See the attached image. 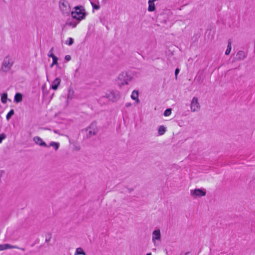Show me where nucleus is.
I'll use <instances>...</instances> for the list:
<instances>
[{"instance_id": "cd10ccee", "label": "nucleus", "mask_w": 255, "mask_h": 255, "mask_svg": "<svg viewBox=\"0 0 255 255\" xmlns=\"http://www.w3.org/2000/svg\"><path fill=\"white\" fill-rule=\"evenodd\" d=\"M6 138V135L4 133L0 134V143L2 142V141Z\"/></svg>"}, {"instance_id": "a878e982", "label": "nucleus", "mask_w": 255, "mask_h": 255, "mask_svg": "<svg viewBox=\"0 0 255 255\" xmlns=\"http://www.w3.org/2000/svg\"><path fill=\"white\" fill-rule=\"evenodd\" d=\"M74 42V40L72 38H69L66 41V44L68 45H71L73 44Z\"/></svg>"}, {"instance_id": "473e14b6", "label": "nucleus", "mask_w": 255, "mask_h": 255, "mask_svg": "<svg viewBox=\"0 0 255 255\" xmlns=\"http://www.w3.org/2000/svg\"><path fill=\"white\" fill-rule=\"evenodd\" d=\"M146 255H152V254L151 253H149L146 254Z\"/></svg>"}, {"instance_id": "dca6fc26", "label": "nucleus", "mask_w": 255, "mask_h": 255, "mask_svg": "<svg viewBox=\"0 0 255 255\" xmlns=\"http://www.w3.org/2000/svg\"><path fill=\"white\" fill-rule=\"evenodd\" d=\"M22 100V95L21 93H17L14 97V101L16 103H20Z\"/></svg>"}, {"instance_id": "6e6552de", "label": "nucleus", "mask_w": 255, "mask_h": 255, "mask_svg": "<svg viewBox=\"0 0 255 255\" xmlns=\"http://www.w3.org/2000/svg\"><path fill=\"white\" fill-rule=\"evenodd\" d=\"M97 131V128L95 123H92L89 127L86 128L87 135L89 137L96 134Z\"/></svg>"}, {"instance_id": "5701e85b", "label": "nucleus", "mask_w": 255, "mask_h": 255, "mask_svg": "<svg viewBox=\"0 0 255 255\" xmlns=\"http://www.w3.org/2000/svg\"><path fill=\"white\" fill-rule=\"evenodd\" d=\"M58 59L57 57L52 59V63L50 65V67L51 68H52L54 65H56V66L58 67Z\"/></svg>"}, {"instance_id": "f03ea898", "label": "nucleus", "mask_w": 255, "mask_h": 255, "mask_svg": "<svg viewBox=\"0 0 255 255\" xmlns=\"http://www.w3.org/2000/svg\"><path fill=\"white\" fill-rule=\"evenodd\" d=\"M70 12L72 17L78 22L85 19L86 15L85 9L81 6H75L74 10Z\"/></svg>"}, {"instance_id": "9b49d317", "label": "nucleus", "mask_w": 255, "mask_h": 255, "mask_svg": "<svg viewBox=\"0 0 255 255\" xmlns=\"http://www.w3.org/2000/svg\"><path fill=\"white\" fill-rule=\"evenodd\" d=\"M34 142L37 145L40 146L48 147L45 142L43 141L42 138L39 136H35L33 138Z\"/></svg>"}, {"instance_id": "0eeeda50", "label": "nucleus", "mask_w": 255, "mask_h": 255, "mask_svg": "<svg viewBox=\"0 0 255 255\" xmlns=\"http://www.w3.org/2000/svg\"><path fill=\"white\" fill-rule=\"evenodd\" d=\"M190 195L194 198H200L205 196L206 191L204 189H195L190 190Z\"/></svg>"}, {"instance_id": "f3484780", "label": "nucleus", "mask_w": 255, "mask_h": 255, "mask_svg": "<svg viewBox=\"0 0 255 255\" xmlns=\"http://www.w3.org/2000/svg\"><path fill=\"white\" fill-rule=\"evenodd\" d=\"M166 131V128L163 126H160L158 128V133L159 135H163Z\"/></svg>"}, {"instance_id": "b1692460", "label": "nucleus", "mask_w": 255, "mask_h": 255, "mask_svg": "<svg viewBox=\"0 0 255 255\" xmlns=\"http://www.w3.org/2000/svg\"><path fill=\"white\" fill-rule=\"evenodd\" d=\"M14 115V111L13 110H11L7 114L6 118L7 121H8L11 117Z\"/></svg>"}, {"instance_id": "4be33fe9", "label": "nucleus", "mask_w": 255, "mask_h": 255, "mask_svg": "<svg viewBox=\"0 0 255 255\" xmlns=\"http://www.w3.org/2000/svg\"><path fill=\"white\" fill-rule=\"evenodd\" d=\"M232 49V45H231V42L230 41L229 42L227 48L225 51V54L226 55H229Z\"/></svg>"}, {"instance_id": "a211bd4d", "label": "nucleus", "mask_w": 255, "mask_h": 255, "mask_svg": "<svg viewBox=\"0 0 255 255\" xmlns=\"http://www.w3.org/2000/svg\"><path fill=\"white\" fill-rule=\"evenodd\" d=\"M74 95V92L72 89H69L68 91V94H67V99L68 100H72Z\"/></svg>"}, {"instance_id": "bb28decb", "label": "nucleus", "mask_w": 255, "mask_h": 255, "mask_svg": "<svg viewBox=\"0 0 255 255\" xmlns=\"http://www.w3.org/2000/svg\"><path fill=\"white\" fill-rule=\"evenodd\" d=\"M92 5V7L94 9H99L100 8V6L99 5H97L96 4H94V2L92 1H90Z\"/></svg>"}, {"instance_id": "1a4fd4ad", "label": "nucleus", "mask_w": 255, "mask_h": 255, "mask_svg": "<svg viewBox=\"0 0 255 255\" xmlns=\"http://www.w3.org/2000/svg\"><path fill=\"white\" fill-rule=\"evenodd\" d=\"M106 97L110 100L115 102L119 98L120 95L118 92L110 91L109 93L106 94Z\"/></svg>"}, {"instance_id": "c85d7f7f", "label": "nucleus", "mask_w": 255, "mask_h": 255, "mask_svg": "<svg viewBox=\"0 0 255 255\" xmlns=\"http://www.w3.org/2000/svg\"><path fill=\"white\" fill-rule=\"evenodd\" d=\"M48 57H51L52 59H54L56 57H57L56 56L54 55V54L53 53L49 52V53L48 55Z\"/></svg>"}, {"instance_id": "c756f323", "label": "nucleus", "mask_w": 255, "mask_h": 255, "mask_svg": "<svg viewBox=\"0 0 255 255\" xmlns=\"http://www.w3.org/2000/svg\"><path fill=\"white\" fill-rule=\"evenodd\" d=\"M65 59L67 61H69L71 60V56L70 55H66L65 56Z\"/></svg>"}, {"instance_id": "7c9ffc66", "label": "nucleus", "mask_w": 255, "mask_h": 255, "mask_svg": "<svg viewBox=\"0 0 255 255\" xmlns=\"http://www.w3.org/2000/svg\"><path fill=\"white\" fill-rule=\"evenodd\" d=\"M131 105H132L131 103H130L129 102H128V103H126V104H125V106L127 108L130 107L131 106Z\"/></svg>"}, {"instance_id": "39448f33", "label": "nucleus", "mask_w": 255, "mask_h": 255, "mask_svg": "<svg viewBox=\"0 0 255 255\" xmlns=\"http://www.w3.org/2000/svg\"><path fill=\"white\" fill-rule=\"evenodd\" d=\"M59 6L60 10L64 14L68 15L71 12L69 2L65 0H60Z\"/></svg>"}, {"instance_id": "aec40b11", "label": "nucleus", "mask_w": 255, "mask_h": 255, "mask_svg": "<svg viewBox=\"0 0 255 255\" xmlns=\"http://www.w3.org/2000/svg\"><path fill=\"white\" fill-rule=\"evenodd\" d=\"M7 94L6 93H3L1 96V101L3 104H5L7 102Z\"/></svg>"}, {"instance_id": "f257e3e1", "label": "nucleus", "mask_w": 255, "mask_h": 255, "mask_svg": "<svg viewBox=\"0 0 255 255\" xmlns=\"http://www.w3.org/2000/svg\"><path fill=\"white\" fill-rule=\"evenodd\" d=\"M135 72H123L120 74L117 78V83L120 87L127 85L135 76Z\"/></svg>"}, {"instance_id": "ddd939ff", "label": "nucleus", "mask_w": 255, "mask_h": 255, "mask_svg": "<svg viewBox=\"0 0 255 255\" xmlns=\"http://www.w3.org/2000/svg\"><path fill=\"white\" fill-rule=\"evenodd\" d=\"M139 93L137 90H133L131 94L130 97L132 100L135 101L136 104L139 103V99L138 98Z\"/></svg>"}, {"instance_id": "9d476101", "label": "nucleus", "mask_w": 255, "mask_h": 255, "mask_svg": "<svg viewBox=\"0 0 255 255\" xmlns=\"http://www.w3.org/2000/svg\"><path fill=\"white\" fill-rule=\"evenodd\" d=\"M20 249L22 251H24L25 249L24 248H20L15 246H12L8 244H0V251L7 250V249Z\"/></svg>"}, {"instance_id": "4468645a", "label": "nucleus", "mask_w": 255, "mask_h": 255, "mask_svg": "<svg viewBox=\"0 0 255 255\" xmlns=\"http://www.w3.org/2000/svg\"><path fill=\"white\" fill-rule=\"evenodd\" d=\"M79 22L75 20H68L67 21L66 23V25L71 26L72 28H75L76 27L77 25Z\"/></svg>"}, {"instance_id": "2f4dec72", "label": "nucleus", "mask_w": 255, "mask_h": 255, "mask_svg": "<svg viewBox=\"0 0 255 255\" xmlns=\"http://www.w3.org/2000/svg\"><path fill=\"white\" fill-rule=\"evenodd\" d=\"M179 72V69L178 68L176 69L175 71V75L176 77H177V76Z\"/></svg>"}, {"instance_id": "412c9836", "label": "nucleus", "mask_w": 255, "mask_h": 255, "mask_svg": "<svg viewBox=\"0 0 255 255\" xmlns=\"http://www.w3.org/2000/svg\"><path fill=\"white\" fill-rule=\"evenodd\" d=\"M49 146L53 147L57 150L59 147V144L58 142L52 141L50 143Z\"/></svg>"}, {"instance_id": "20e7f679", "label": "nucleus", "mask_w": 255, "mask_h": 255, "mask_svg": "<svg viewBox=\"0 0 255 255\" xmlns=\"http://www.w3.org/2000/svg\"><path fill=\"white\" fill-rule=\"evenodd\" d=\"M152 242L154 247L158 246L161 241V234L160 229H156L151 234Z\"/></svg>"}, {"instance_id": "6ab92c4d", "label": "nucleus", "mask_w": 255, "mask_h": 255, "mask_svg": "<svg viewBox=\"0 0 255 255\" xmlns=\"http://www.w3.org/2000/svg\"><path fill=\"white\" fill-rule=\"evenodd\" d=\"M86 255V253L84 252L81 248H78L76 249L74 253V255Z\"/></svg>"}, {"instance_id": "423d86ee", "label": "nucleus", "mask_w": 255, "mask_h": 255, "mask_svg": "<svg viewBox=\"0 0 255 255\" xmlns=\"http://www.w3.org/2000/svg\"><path fill=\"white\" fill-rule=\"evenodd\" d=\"M201 108L200 104L197 97H194L190 103V110L192 112H198Z\"/></svg>"}, {"instance_id": "f8f14e48", "label": "nucleus", "mask_w": 255, "mask_h": 255, "mask_svg": "<svg viewBox=\"0 0 255 255\" xmlns=\"http://www.w3.org/2000/svg\"><path fill=\"white\" fill-rule=\"evenodd\" d=\"M61 83V79L59 78H56L52 82L50 87L54 90H56Z\"/></svg>"}, {"instance_id": "2eb2a0df", "label": "nucleus", "mask_w": 255, "mask_h": 255, "mask_svg": "<svg viewBox=\"0 0 255 255\" xmlns=\"http://www.w3.org/2000/svg\"><path fill=\"white\" fill-rule=\"evenodd\" d=\"M246 56V53L244 51H240L237 53L235 59L237 60H243Z\"/></svg>"}, {"instance_id": "7ed1b4c3", "label": "nucleus", "mask_w": 255, "mask_h": 255, "mask_svg": "<svg viewBox=\"0 0 255 255\" xmlns=\"http://www.w3.org/2000/svg\"><path fill=\"white\" fill-rule=\"evenodd\" d=\"M13 62L12 57L6 56L3 60L0 71L4 73L8 72L10 70Z\"/></svg>"}, {"instance_id": "393cba45", "label": "nucleus", "mask_w": 255, "mask_h": 255, "mask_svg": "<svg viewBox=\"0 0 255 255\" xmlns=\"http://www.w3.org/2000/svg\"><path fill=\"white\" fill-rule=\"evenodd\" d=\"M171 114V109H166L164 112V116L165 117L169 116Z\"/></svg>"}]
</instances>
